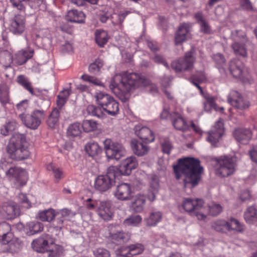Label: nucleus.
<instances>
[{
  "mask_svg": "<svg viewBox=\"0 0 257 257\" xmlns=\"http://www.w3.org/2000/svg\"><path fill=\"white\" fill-rule=\"evenodd\" d=\"M150 84V80L144 76L136 73L123 72L116 74L109 83V88L123 102L127 101L130 96V91Z\"/></svg>",
  "mask_w": 257,
  "mask_h": 257,
  "instance_id": "nucleus-1",
  "label": "nucleus"
},
{
  "mask_svg": "<svg viewBox=\"0 0 257 257\" xmlns=\"http://www.w3.org/2000/svg\"><path fill=\"white\" fill-rule=\"evenodd\" d=\"M200 164L198 159L185 158L179 159L178 164L174 166V172L177 179L180 178L181 174L184 176L185 187H194L198 184L203 171V168Z\"/></svg>",
  "mask_w": 257,
  "mask_h": 257,
  "instance_id": "nucleus-2",
  "label": "nucleus"
},
{
  "mask_svg": "<svg viewBox=\"0 0 257 257\" xmlns=\"http://www.w3.org/2000/svg\"><path fill=\"white\" fill-rule=\"evenodd\" d=\"M26 144L24 135L20 133L13 134L7 146V152L10 157L16 161L27 159L30 156V153Z\"/></svg>",
  "mask_w": 257,
  "mask_h": 257,
  "instance_id": "nucleus-3",
  "label": "nucleus"
},
{
  "mask_svg": "<svg viewBox=\"0 0 257 257\" xmlns=\"http://www.w3.org/2000/svg\"><path fill=\"white\" fill-rule=\"evenodd\" d=\"M1 169L5 173V177L8 180L19 183L23 186L26 183L27 174L22 168L15 166L7 162L1 164Z\"/></svg>",
  "mask_w": 257,
  "mask_h": 257,
  "instance_id": "nucleus-4",
  "label": "nucleus"
},
{
  "mask_svg": "<svg viewBox=\"0 0 257 257\" xmlns=\"http://www.w3.org/2000/svg\"><path fill=\"white\" fill-rule=\"evenodd\" d=\"M97 104L107 114L114 116L119 112L118 102L110 95L102 92H96L94 95Z\"/></svg>",
  "mask_w": 257,
  "mask_h": 257,
  "instance_id": "nucleus-5",
  "label": "nucleus"
},
{
  "mask_svg": "<svg viewBox=\"0 0 257 257\" xmlns=\"http://www.w3.org/2000/svg\"><path fill=\"white\" fill-rule=\"evenodd\" d=\"M216 174L221 177L232 175L235 171L237 159L235 156H221L216 160Z\"/></svg>",
  "mask_w": 257,
  "mask_h": 257,
  "instance_id": "nucleus-6",
  "label": "nucleus"
},
{
  "mask_svg": "<svg viewBox=\"0 0 257 257\" xmlns=\"http://www.w3.org/2000/svg\"><path fill=\"white\" fill-rule=\"evenodd\" d=\"M115 170V166H110L105 175L98 176L94 183L95 189L100 192H105L109 189L114 184L115 179L118 177Z\"/></svg>",
  "mask_w": 257,
  "mask_h": 257,
  "instance_id": "nucleus-7",
  "label": "nucleus"
},
{
  "mask_svg": "<svg viewBox=\"0 0 257 257\" xmlns=\"http://www.w3.org/2000/svg\"><path fill=\"white\" fill-rule=\"evenodd\" d=\"M204 201L202 199H184L182 207L191 215L195 216L199 220H204L206 217L205 208L203 206Z\"/></svg>",
  "mask_w": 257,
  "mask_h": 257,
  "instance_id": "nucleus-8",
  "label": "nucleus"
},
{
  "mask_svg": "<svg viewBox=\"0 0 257 257\" xmlns=\"http://www.w3.org/2000/svg\"><path fill=\"white\" fill-rule=\"evenodd\" d=\"M194 53V49H191L185 53L184 57L173 61L171 63L172 69L176 72L192 70L195 62Z\"/></svg>",
  "mask_w": 257,
  "mask_h": 257,
  "instance_id": "nucleus-9",
  "label": "nucleus"
},
{
  "mask_svg": "<svg viewBox=\"0 0 257 257\" xmlns=\"http://www.w3.org/2000/svg\"><path fill=\"white\" fill-rule=\"evenodd\" d=\"M45 116V112L43 110H35L31 114L23 113L19 115L23 123L27 128L34 130L38 127Z\"/></svg>",
  "mask_w": 257,
  "mask_h": 257,
  "instance_id": "nucleus-10",
  "label": "nucleus"
},
{
  "mask_svg": "<svg viewBox=\"0 0 257 257\" xmlns=\"http://www.w3.org/2000/svg\"><path fill=\"white\" fill-rule=\"evenodd\" d=\"M104 149L109 159L119 160L125 154V150L120 143L106 139L103 142Z\"/></svg>",
  "mask_w": 257,
  "mask_h": 257,
  "instance_id": "nucleus-11",
  "label": "nucleus"
},
{
  "mask_svg": "<svg viewBox=\"0 0 257 257\" xmlns=\"http://www.w3.org/2000/svg\"><path fill=\"white\" fill-rule=\"evenodd\" d=\"M228 69L234 78L243 82L249 81V75L248 69L239 59H234L230 61Z\"/></svg>",
  "mask_w": 257,
  "mask_h": 257,
  "instance_id": "nucleus-12",
  "label": "nucleus"
},
{
  "mask_svg": "<svg viewBox=\"0 0 257 257\" xmlns=\"http://www.w3.org/2000/svg\"><path fill=\"white\" fill-rule=\"evenodd\" d=\"M17 14L10 20L9 29L10 32L15 35L20 36L24 34L26 29L25 12Z\"/></svg>",
  "mask_w": 257,
  "mask_h": 257,
  "instance_id": "nucleus-13",
  "label": "nucleus"
},
{
  "mask_svg": "<svg viewBox=\"0 0 257 257\" xmlns=\"http://www.w3.org/2000/svg\"><path fill=\"white\" fill-rule=\"evenodd\" d=\"M224 132L223 119L219 118L214 124L211 130L207 134L206 140L212 146H215Z\"/></svg>",
  "mask_w": 257,
  "mask_h": 257,
  "instance_id": "nucleus-14",
  "label": "nucleus"
},
{
  "mask_svg": "<svg viewBox=\"0 0 257 257\" xmlns=\"http://www.w3.org/2000/svg\"><path fill=\"white\" fill-rule=\"evenodd\" d=\"M138 165L136 157L132 156L124 160L119 165V168L115 167V172L118 177L121 175H129L132 171L136 169Z\"/></svg>",
  "mask_w": 257,
  "mask_h": 257,
  "instance_id": "nucleus-15",
  "label": "nucleus"
},
{
  "mask_svg": "<svg viewBox=\"0 0 257 257\" xmlns=\"http://www.w3.org/2000/svg\"><path fill=\"white\" fill-rule=\"evenodd\" d=\"M96 212L102 219L108 221L112 219L113 216L112 204L110 201H102L99 203Z\"/></svg>",
  "mask_w": 257,
  "mask_h": 257,
  "instance_id": "nucleus-16",
  "label": "nucleus"
},
{
  "mask_svg": "<svg viewBox=\"0 0 257 257\" xmlns=\"http://www.w3.org/2000/svg\"><path fill=\"white\" fill-rule=\"evenodd\" d=\"M2 218L13 219L20 215V209L18 205L14 202L4 203L2 208Z\"/></svg>",
  "mask_w": 257,
  "mask_h": 257,
  "instance_id": "nucleus-17",
  "label": "nucleus"
},
{
  "mask_svg": "<svg viewBox=\"0 0 257 257\" xmlns=\"http://www.w3.org/2000/svg\"><path fill=\"white\" fill-rule=\"evenodd\" d=\"M132 188L130 184L122 183L118 185L114 193L115 197L119 200H130L133 195Z\"/></svg>",
  "mask_w": 257,
  "mask_h": 257,
  "instance_id": "nucleus-18",
  "label": "nucleus"
},
{
  "mask_svg": "<svg viewBox=\"0 0 257 257\" xmlns=\"http://www.w3.org/2000/svg\"><path fill=\"white\" fill-rule=\"evenodd\" d=\"M228 102L238 109H244L249 106V102L244 99L236 91H232L228 96Z\"/></svg>",
  "mask_w": 257,
  "mask_h": 257,
  "instance_id": "nucleus-19",
  "label": "nucleus"
},
{
  "mask_svg": "<svg viewBox=\"0 0 257 257\" xmlns=\"http://www.w3.org/2000/svg\"><path fill=\"white\" fill-rule=\"evenodd\" d=\"M144 250L141 243L131 244L125 248H121L116 251V254L122 257H129L128 255H135L141 254Z\"/></svg>",
  "mask_w": 257,
  "mask_h": 257,
  "instance_id": "nucleus-20",
  "label": "nucleus"
},
{
  "mask_svg": "<svg viewBox=\"0 0 257 257\" xmlns=\"http://www.w3.org/2000/svg\"><path fill=\"white\" fill-rule=\"evenodd\" d=\"M134 130L136 135L145 143L152 142L155 140L153 132L148 127L138 124L135 126Z\"/></svg>",
  "mask_w": 257,
  "mask_h": 257,
  "instance_id": "nucleus-21",
  "label": "nucleus"
},
{
  "mask_svg": "<svg viewBox=\"0 0 257 257\" xmlns=\"http://www.w3.org/2000/svg\"><path fill=\"white\" fill-rule=\"evenodd\" d=\"M233 136L239 143L247 144L252 138V132L249 128L238 127L234 130Z\"/></svg>",
  "mask_w": 257,
  "mask_h": 257,
  "instance_id": "nucleus-22",
  "label": "nucleus"
},
{
  "mask_svg": "<svg viewBox=\"0 0 257 257\" xmlns=\"http://www.w3.org/2000/svg\"><path fill=\"white\" fill-rule=\"evenodd\" d=\"M109 227V238L113 242L116 244H121L127 242L130 239L131 235L129 233L120 230L114 232L112 230L113 226Z\"/></svg>",
  "mask_w": 257,
  "mask_h": 257,
  "instance_id": "nucleus-23",
  "label": "nucleus"
},
{
  "mask_svg": "<svg viewBox=\"0 0 257 257\" xmlns=\"http://www.w3.org/2000/svg\"><path fill=\"white\" fill-rule=\"evenodd\" d=\"M171 120L173 126L177 130L185 132L189 129V125L177 112L173 111L171 116Z\"/></svg>",
  "mask_w": 257,
  "mask_h": 257,
  "instance_id": "nucleus-24",
  "label": "nucleus"
},
{
  "mask_svg": "<svg viewBox=\"0 0 257 257\" xmlns=\"http://www.w3.org/2000/svg\"><path fill=\"white\" fill-rule=\"evenodd\" d=\"M189 35V24L183 23L179 27L175 36V44L179 45L185 42Z\"/></svg>",
  "mask_w": 257,
  "mask_h": 257,
  "instance_id": "nucleus-25",
  "label": "nucleus"
},
{
  "mask_svg": "<svg viewBox=\"0 0 257 257\" xmlns=\"http://www.w3.org/2000/svg\"><path fill=\"white\" fill-rule=\"evenodd\" d=\"M43 0H10L14 8H16L21 12H25V7L23 2H27L32 9H37L42 4Z\"/></svg>",
  "mask_w": 257,
  "mask_h": 257,
  "instance_id": "nucleus-26",
  "label": "nucleus"
},
{
  "mask_svg": "<svg viewBox=\"0 0 257 257\" xmlns=\"http://www.w3.org/2000/svg\"><path fill=\"white\" fill-rule=\"evenodd\" d=\"M146 201V197L145 196L137 194L132 200L130 208L134 212L140 213L144 210Z\"/></svg>",
  "mask_w": 257,
  "mask_h": 257,
  "instance_id": "nucleus-27",
  "label": "nucleus"
},
{
  "mask_svg": "<svg viewBox=\"0 0 257 257\" xmlns=\"http://www.w3.org/2000/svg\"><path fill=\"white\" fill-rule=\"evenodd\" d=\"M48 235L40 237L33 241L32 246L38 252L43 253L48 251L49 243L47 239Z\"/></svg>",
  "mask_w": 257,
  "mask_h": 257,
  "instance_id": "nucleus-28",
  "label": "nucleus"
},
{
  "mask_svg": "<svg viewBox=\"0 0 257 257\" xmlns=\"http://www.w3.org/2000/svg\"><path fill=\"white\" fill-rule=\"evenodd\" d=\"M211 228L217 232L221 233L226 232V230L231 231L232 229L231 224L224 219H217L214 221L211 224Z\"/></svg>",
  "mask_w": 257,
  "mask_h": 257,
  "instance_id": "nucleus-29",
  "label": "nucleus"
},
{
  "mask_svg": "<svg viewBox=\"0 0 257 257\" xmlns=\"http://www.w3.org/2000/svg\"><path fill=\"white\" fill-rule=\"evenodd\" d=\"M131 146L134 153L138 156L146 155L149 150V148L146 145L135 140L131 142Z\"/></svg>",
  "mask_w": 257,
  "mask_h": 257,
  "instance_id": "nucleus-30",
  "label": "nucleus"
},
{
  "mask_svg": "<svg viewBox=\"0 0 257 257\" xmlns=\"http://www.w3.org/2000/svg\"><path fill=\"white\" fill-rule=\"evenodd\" d=\"M64 112L54 109L49 115L47 120L48 126L51 128H55L58 125L59 120Z\"/></svg>",
  "mask_w": 257,
  "mask_h": 257,
  "instance_id": "nucleus-31",
  "label": "nucleus"
},
{
  "mask_svg": "<svg viewBox=\"0 0 257 257\" xmlns=\"http://www.w3.org/2000/svg\"><path fill=\"white\" fill-rule=\"evenodd\" d=\"M16 81L19 84L29 91L30 94L33 95H36L32 86V82L27 76L24 75H18L17 77Z\"/></svg>",
  "mask_w": 257,
  "mask_h": 257,
  "instance_id": "nucleus-32",
  "label": "nucleus"
},
{
  "mask_svg": "<svg viewBox=\"0 0 257 257\" xmlns=\"http://www.w3.org/2000/svg\"><path fill=\"white\" fill-rule=\"evenodd\" d=\"M67 21L77 23H82L84 21L85 15L81 11L72 10L68 12L67 15Z\"/></svg>",
  "mask_w": 257,
  "mask_h": 257,
  "instance_id": "nucleus-33",
  "label": "nucleus"
},
{
  "mask_svg": "<svg viewBox=\"0 0 257 257\" xmlns=\"http://www.w3.org/2000/svg\"><path fill=\"white\" fill-rule=\"evenodd\" d=\"M34 51L22 50L19 51L16 55L15 61L19 65L25 63L28 59L33 56Z\"/></svg>",
  "mask_w": 257,
  "mask_h": 257,
  "instance_id": "nucleus-34",
  "label": "nucleus"
},
{
  "mask_svg": "<svg viewBox=\"0 0 257 257\" xmlns=\"http://www.w3.org/2000/svg\"><path fill=\"white\" fill-rule=\"evenodd\" d=\"M244 218L248 224L257 221V207L252 205L248 207L244 213Z\"/></svg>",
  "mask_w": 257,
  "mask_h": 257,
  "instance_id": "nucleus-35",
  "label": "nucleus"
},
{
  "mask_svg": "<svg viewBox=\"0 0 257 257\" xmlns=\"http://www.w3.org/2000/svg\"><path fill=\"white\" fill-rule=\"evenodd\" d=\"M56 215L55 210L52 208H49L40 211L38 214V217L42 221L51 222Z\"/></svg>",
  "mask_w": 257,
  "mask_h": 257,
  "instance_id": "nucleus-36",
  "label": "nucleus"
},
{
  "mask_svg": "<svg viewBox=\"0 0 257 257\" xmlns=\"http://www.w3.org/2000/svg\"><path fill=\"white\" fill-rule=\"evenodd\" d=\"M19 126L18 122L15 119H11L7 122L1 128V133L5 136L17 129Z\"/></svg>",
  "mask_w": 257,
  "mask_h": 257,
  "instance_id": "nucleus-37",
  "label": "nucleus"
},
{
  "mask_svg": "<svg viewBox=\"0 0 257 257\" xmlns=\"http://www.w3.org/2000/svg\"><path fill=\"white\" fill-rule=\"evenodd\" d=\"M246 43L247 42H233L231 47L236 55H240L243 57H246L247 56L246 49Z\"/></svg>",
  "mask_w": 257,
  "mask_h": 257,
  "instance_id": "nucleus-38",
  "label": "nucleus"
},
{
  "mask_svg": "<svg viewBox=\"0 0 257 257\" xmlns=\"http://www.w3.org/2000/svg\"><path fill=\"white\" fill-rule=\"evenodd\" d=\"M109 39L107 33L104 30H97L95 33V40L100 47H103Z\"/></svg>",
  "mask_w": 257,
  "mask_h": 257,
  "instance_id": "nucleus-39",
  "label": "nucleus"
},
{
  "mask_svg": "<svg viewBox=\"0 0 257 257\" xmlns=\"http://www.w3.org/2000/svg\"><path fill=\"white\" fill-rule=\"evenodd\" d=\"M82 126L79 122H74L69 125L67 135L70 138L79 137L82 133Z\"/></svg>",
  "mask_w": 257,
  "mask_h": 257,
  "instance_id": "nucleus-40",
  "label": "nucleus"
},
{
  "mask_svg": "<svg viewBox=\"0 0 257 257\" xmlns=\"http://www.w3.org/2000/svg\"><path fill=\"white\" fill-rule=\"evenodd\" d=\"M13 62L11 53L7 50L0 49V63L6 68L9 67Z\"/></svg>",
  "mask_w": 257,
  "mask_h": 257,
  "instance_id": "nucleus-41",
  "label": "nucleus"
},
{
  "mask_svg": "<svg viewBox=\"0 0 257 257\" xmlns=\"http://www.w3.org/2000/svg\"><path fill=\"white\" fill-rule=\"evenodd\" d=\"M9 88L5 84L0 85V102L3 106L9 103L10 101Z\"/></svg>",
  "mask_w": 257,
  "mask_h": 257,
  "instance_id": "nucleus-42",
  "label": "nucleus"
},
{
  "mask_svg": "<svg viewBox=\"0 0 257 257\" xmlns=\"http://www.w3.org/2000/svg\"><path fill=\"white\" fill-rule=\"evenodd\" d=\"M162 218V213L160 211H153L150 213L149 216L146 219L148 226H155L159 222Z\"/></svg>",
  "mask_w": 257,
  "mask_h": 257,
  "instance_id": "nucleus-43",
  "label": "nucleus"
},
{
  "mask_svg": "<svg viewBox=\"0 0 257 257\" xmlns=\"http://www.w3.org/2000/svg\"><path fill=\"white\" fill-rule=\"evenodd\" d=\"M195 17L200 25V31L205 34H209L211 31L210 27L203 18L202 14L201 13H197L195 14Z\"/></svg>",
  "mask_w": 257,
  "mask_h": 257,
  "instance_id": "nucleus-44",
  "label": "nucleus"
},
{
  "mask_svg": "<svg viewBox=\"0 0 257 257\" xmlns=\"http://www.w3.org/2000/svg\"><path fill=\"white\" fill-rule=\"evenodd\" d=\"M86 153L89 156L94 157L101 152V149L98 144L95 142H90L87 144L85 147Z\"/></svg>",
  "mask_w": 257,
  "mask_h": 257,
  "instance_id": "nucleus-45",
  "label": "nucleus"
},
{
  "mask_svg": "<svg viewBox=\"0 0 257 257\" xmlns=\"http://www.w3.org/2000/svg\"><path fill=\"white\" fill-rule=\"evenodd\" d=\"M86 111L88 115L95 116L97 118H102L103 112L101 106H97L93 104L88 105L86 108Z\"/></svg>",
  "mask_w": 257,
  "mask_h": 257,
  "instance_id": "nucleus-46",
  "label": "nucleus"
},
{
  "mask_svg": "<svg viewBox=\"0 0 257 257\" xmlns=\"http://www.w3.org/2000/svg\"><path fill=\"white\" fill-rule=\"evenodd\" d=\"M231 38L233 42H247L248 39L245 32L240 30H235L231 32Z\"/></svg>",
  "mask_w": 257,
  "mask_h": 257,
  "instance_id": "nucleus-47",
  "label": "nucleus"
},
{
  "mask_svg": "<svg viewBox=\"0 0 257 257\" xmlns=\"http://www.w3.org/2000/svg\"><path fill=\"white\" fill-rule=\"evenodd\" d=\"M29 231H27V234L32 235L41 232L43 229V225L39 222H30L28 224Z\"/></svg>",
  "mask_w": 257,
  "mask_h": 257,
  "instance_id": "nucleus-48",
  "label": "nucleus"
},
{
  "mask_svg": "<svg viewBox=\"0 0 257 257\" xmlns=\"http://www.w3.org/2000/svg\"><path fill=\"white\" fill-rule=\"evenodd\" d=\"M103 64L102 60L97 58L93 63L89 65L88 67L89 72L94 74H98Z\"/></svg>",
  "mask_w": 257,
  "mask_h": 257,
  "instance_id": "nucleus-49",
  "label": "nucleus"
},
{
  "mask_svg": "<svg viewBox=\"0 0 257 257\" xmlns=\"http://www.w3.org/2000/svg\"><path fill=\"white\" fill-rule=\"evenodd\" d=\"M142 217L139 215H131L125 219L123 224L125 226H137L142 221Z\"/></svg>",
  "mask_w": 257,
  "mask_h": 257,
  "instance_id": "nucleus-50",
  "label": "nucleus"
},
{
  "mask_svg": "<svg viewBox=\"0 0 257 257\" xmlns=\"http://www.w3.org/2000/svg\"><path fill=\"white\" fill-rule=\"evenodd\" d=\"M82 127L85 132L93 131L97 128V123L93 120H84L81 124Z\"/></svg>",
  "mask_w": 257,
  "mask_h": 257,
  "instance_id": "nucleus-51",
  "label": "nucleus"
},
{
  "mask_svg": "<svg viewBox=\"0 0 257 257\" xmlns=\"http://www.w3.org/2000/svg\"><path fill=\"white\" fill-rule=\"evenodd\" d=\"M212 59L218 68H222L226 63L224 55L220 53H217L212 55Z\"/></svg>",
  "mask_w": 257,
  "mask_h": 257,
  "instance_id": "nucleus-52",
  "label": "nucleus"
},
{
  "mask_svg": "<svg viewBox=\"0 0 257 257\" xmlns=\"http://www.w3.org/2000/svg\"><path fill=\"white\" fill-rule=\"evenodd\" d=\"M222 211V206L219 204L212 203L208 205V213L210 215L217 216Z\"/></svg>",
  "mask_w": 257,
  "mask_h": 257,
  "instance_id": "nucleus-53",
  "label": "nucleus"
},
{
  "mask_svg": "<svg viewBox=\"0 0 257 257\" xmlns=\"http://www.w3.org/2000/svg\"><path fill=\"white\" fill-rule=\"evenodd\" d=\"M49 254L48 257H60L63 251V248L62 246L54 244L52 249L48 251Z\"/></svg>",
  "mask_w": 257,
  "mask_h": 257,
  "instance_id": "nucleus-54",
  "label": "nucleus"
},
{
  "mask_svg": "<svg viewBox=\"0 0 257 257\" xmlns=\"http://www.w3.org/2000/svg\"><path fill=\"white\" fill-rule=\"evenodd\" d=\"M56 218H54L52 221L51 226L55 229L56 231H61L64 227L65 220L56 216Z\"/></svg>",
  "mask_w": 257,
  "mask_h": 257,
  "instance_id": "nucleus-55",
  "label": "nucleus"
},
{
  "mask_svg": "<svg viewBox=\"0 0 257 257\" xmlns=\"http://www.w3.org/2000/svg\"><path fill=\"white\" fill-rule=\"evenodd\" d=\"M81 78L83 80L88 82L95 85L103 86V84L98 79L94 76H90L87 74H83L81 76Z\"/></svg>",
  "mask_w": 257,
  "mask_h": 257,
  "instance_id": "nucleus-56",
  "label": "nucleus"
},
{
  "mask_svg": "<svg viewBox=\"0 0 257 257\" xmlns=\"http://www.w3.org/2000/svg\"><path fill=\"white\" fill-rule=\"evenodd\" d=\"M190 78L195 80L198 83H202L207 80V77L204 71H197L195 74L191 75Z\"/></svg>",
  "mask_w": 257,
  "mask_h": 257,
  "instance_id": "nucleus-57",
  "label": "nucleus"
},
{
  "mask_svg": "<svg viewBox=\"0 0 257 257\" xmlns=\"http://www.w3.org/2000/svg\"><path fill=\"white\" fill-rule=\"evenodd\" d=\"M22 241L18 237H14L12 241L9 244L10 249L11 252H17L22 245Z\"/></svg>",
  "mask_w": 257,
  "mask_h": 257,
  "instance_id": "nucleus-58",
  "label": "nucleus"
},
{
  "mask_svg": "<svg viewBox=\"0 0 257 257\" xmlns=\"http://www.w3.org/2000/svg\"><path fill=\"white\" fill-rule=\"evenodd\" d=\"M229 223L231 224V230H236L238 232H242L243 231L244 228L243 225L239 222V221L234 218H230L229 219Z\"/></svg>",
  "mask_w": 257,
  "mask_h": 257,
  "instance_id": "nucleus-59",
  "label": "nucleus"
},
{
  "mask_svg": "<svg viewBox=\"0 0 257 257\" xmlns=\"http://www.w3.org/2000/svg\"><path fill=\"white\" fill-rule=\"evenodd\" d=\"M85 205L86 208L89 210H96L98 206H99V203L100 201L92 199L90 198L87 199L85 200Z\"/></svg>",
  "mask_w": 257,
  "mask_h": 257,
  "instance_id": "nucleus-60",
  "label": "nucleus"
},
{
  "mask_svg": "<svg viewBox=\"0 0 257 257\" xmlns=\"http://www.w3.org/2000/svg\"><path fill=\"white\" fill-rule=\"evenodd\" d=\"M95 257H110L109 251L103 248H98L93 251Z\"/></svg>",
  "mask_w": 257,
  "mask_h": 257,
  "instance_id": "nucleus-61",
  "label": "nucleus"
},
{
  "mask_svg": "<svg viewBox=\"0 0 257 257\" xmlns=\"http://www.w3.org/2000/svg\"><path fill=\"white\" fill-rule=\"evenodd\" d=\"M204 110L209 112L212 107H214L215 103L212 97H208L203 103Z\"/></svg>",
  "mask_w": 257,
  "mask_h": 257,
  "instance_id": "nucleus-62",
  "label": "nucleus"
},
{
  "mask_svg": "<svg viewBox=\"0 0 257 257\" xmlns=\"http://www.w3.org/2000/svg\"><path fill=\"white\" fill-rule=\"evenodd\" d=\"M11 231V226L9 223L3 222L0 223V237L6 235Z\"/></svg>",
  "mask_w": 257,
  "mask_h": 257,
  "instance_id": "nucleus-63",
  "label": "nucleus"
},
{
  "mask_svg": "<svg viewBox=\"0 0 257 257\" xmlns=\"http://www.w3.org/2000/svg\"><path fill=\"white\" fill-rule=\"evenodd\" d=\"M14 237L13 233L10 231L6 235L1 236L0 241H2L3 244H9V245Z\"/></svg>",
  "mask_w": 257,
  "mask_h": 257,
  "instance_id": "nucleus-64",
  "label": "nucleus"
}]
</instances>
